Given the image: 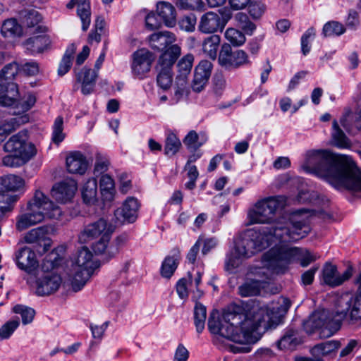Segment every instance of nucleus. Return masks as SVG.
<instances>
[{"label":"nucleus","instance_id":"obj_1","mask_svg":"<svg viewBox=\"0 0 361 361\" xmlns=\"http://www.w3.org/2000/svg\"><path fill=\"white\" fill-rule=\"evenodd\" d=\"M310 231L309 214L306 211L293 212L284 225L247 230L235 240V247L227 255L225 269L233 271L243 259L249 258L271 245L273 235L279 242H289L305 237Z\"/></svg>","mask_w":361,"mask_h":361},{"label":"nucleus","instance_id":"obj_2","mask_svg":"<svg viewBox=\"0 0 361 361\" xmlns=\"http://www.w3.org/2000/svg\"><path fill=\"white\" fill-rule=\"evenodd\" d=\"M302 169L325 180L336 189H347L361 198V171L350 156L329 150L306 153Z\"/></svg>","mask_w":361,"mask_h":361},{"label":"nucleus","instance_id":"obj_3","mask_svg":"<svg viewBox=\"0 0 361 361\" xmlns=\"http://www.w3.org/2000/svg\"><path fill=\"white\" fill-rule=\"evenodd\" d=\"M208 328L211 333L224 338L225 348L233 353H249L251 350L249 344L256 341L247 309L239 305L229 309L224 314L223 321L216 319L211 314Z\"/></svg>","mask_w":361,"mask_h":361},{"label":"nucleus","instance_id":"obj_4","mask_svg":"<svg viewBox=\"0 0 361 361\" xmlns=\"http://www.w3.org/2000/svg\"><path fill=\"white\" fill-rule=\"evenodd\" d=\"M27 212L17 219L16 229L19 231L39 224L46 219H59L62 215L60 207L56 205L41 190H36L27 202Z\"/></svg>","mask_w":361,"mask_h":361},{"label":"nucleus","instance_id":"obj_5","mask_svg":"<svg viewBox=\"0 0 361 361\" xmlns=\"http://www.w3.org/2000/svg\"><path fill=\"white\" fill-rule=\"evenodd\" d=\"M290 305V300L283 297L268 305L257 301L247 304L246 308L252 321L254 333L260 329L266 331L273 326L278 325L289 310Z\"/></svg>","mask_w":361,"mask_h":361},{"label":"nucleus","instance_id":"obj_6","mask_svg":"<svg viewBox=\"0 0 361 361\" xmlns=\"http://www.w3.org/2000/svg\"><path fill=\"white\" fill-rule=\"evenodd\" d=\"M298 240L299 239H298ZM294 241L295 240L279 242V240L273 235L271 245L272 243H275V245L266 252L264 259L269 261L271 266L281 267H285L287 264L294 261H299L300 265L305 267L311 262L316 260V257L309 250H302L296 247H289L286 244ZM295 241H297V240Z\"/></svg>","mask_w":361,"mask_h":361},{"label":"nucleus","instance_id":"obj_7","mask_svg":"<svg viewBox=\"0 0 361 361\" xmlns=\"http://www.w3.org/2000/svg\"><path fill=\"white\" fill-rule=\"evenodd\" d=\"M344 312H331L327 310H319L314 312L304 322L303 326L308 334L313 333L316 329H322L321 337H330L341 327V322L345 317Z\"/></svg>","mask_w":361,"mask_h":361},{"label":"nucleus","instance_id":"obj_8","mask_svg":"<svg viewBox=\"0 0 361 361\" xmlns=\"http://www.w3.org/2000/svg\"><path fill=\"white\" fill-rule=\"evenodd\" d=\"M286 204V197L283 195L269 197L259 200L247 213L250 223L252 224L271 223L276 213L283 209Z\"/></svg>","mask_w":361,"mask_h":361},{"label":"nucleus","instance_id":"obj_9","mask_svg":"<svg viewBox=\"0 0 361 361\" xmlns=\"http://www.w3.org/2000/svg\"><path fill=\"white\" fill-rule=\"evenodd\" d=\"M93 255L87 247L78 250L73 266L71 287L75 292L79 291L86 284L97 267Z\"/></svg>","mask_w":361,"mask_h":361},{"label":"nucleus","instance_id":"obj_10","mask_svg":"<svg viewBox=\"0 0 361 361\" xmlns=\"http://www.w3.org/2000/svg\"><path fill=\"white\" fill-rule=\"evenodd\" d=\"M112 233L111 225L105 219H99L85 226L78 238L82 243L99 238L93 244L92 249L95 253L102 254L106 250Z\"/></svg>","mask_w":361,"mask_h":361},{"label":"nucleus","instance_id":"obj_11","mask_svg":"<svg viewBox=\"0 0 361 361\" xmlns=\"http://www.w3.org/2000/svg\"><path fill=\"white\" fill-rule=\"evenodd\" d=\"M180 55V47L171 45L159 56L156 67L158 73L157 82L164 90L169 89L172 84V68Z\"/></svg>","mask_w":361,"mask_h":361},{"label":"nucleus","instance_id":"obj_12","mask_svg":"<svg viewBox=\"0 0 361 361\" xmlns=\"http://www.w3.org/2000/svg\"><path fill=\"white\" fill-rule=\"evenodd\" d=\"M26 130L19 131L12 135L4 145V150L10 154L21 155L32 159L37 153L35 146L27 142Z\"/></svg>","mask_w":361,"mask_h":361},{"label":"nucleus","instance_id":"obj_13","mask_svg":"<svg viewBox=\"0 0 361 361\" xmlns=\"http://www.w3.org/2000/svg\"><path fill=\"white\" fill-rule=\"evenodd\" d=\"M218 61L219 64L227 70L235 69L250 63L246 52L240 49L232 51L228 44L222 45Z\"/></svg>","mask_w":361,"mask_h":361},{"label":"nucleus","instance_id":"obj_14","mask_svg":"<svg viewBox=\"0 0 361 361\" xmlns=\"http://www.w3.org/2000/svg\"><path fill=\"white\" fill-rule=\"evenodd\" d=\"M194 56L191 54H186L178 62V75L175 83V96L180 99L188 92V76L190 73Z\"/></svg>","mask_w":361,"mask_h":361},{"label":"nucleus","instance_id":"obj_15","mask_svg":"<svg viewBox=\"0 0 361 361\" xmlns=\"http://www.w3.org/2000/svg\"><path fill=\"white\" fill-rule=\"evenodd\" d=\"M231 15L228 13L221 18L218 13L209 11L203 14L198 24V30L204 34H214L222 31Z\"/></svg>","mask_w":361,"mask_h":361},{"label":"nucleus","instance_id":"obj_16","mask_svg":"<svg viewBox=\"0 0 361 361\" xmlns=\"http://www.w3.org/2000/svg\"><path fill=\"white\" fill-rule=\"evenodd\" d=\"M154 60V54L147 49L142 48L135 51L131 65L133 74L142 78L150 71Z\"/></svg>","mask_w":361,"mask_h":361},{"label":"nucleus","instance_id":"obj_17","mask_svg":"<svg viewBox=\"0 0 361 361\" xmlns=\"http://www.w3.org/2000/svg\"><path fill=\"white\" fill-rule=\"evenodd\" d=\"M62 279L56 273L42 274L36 281V293L40 296L51 295L58 290Z\"/></svg>","mask_w":361,"mask_h":361},{"label":"nucleus","instance_id":"obj_18","mask_svg":"<svg viewBox=\"0 0 361 361\" xmlns=\"http://www.w3.org/2000/svg\"><path fill=\"white\" fill-rule=\"evenodd\" d=\"M352 276L353 268L351 267H348L342 274L338 272L336 266L331 263H326L322 270L323 281L331 287L341 285Z\"/></svg>","mask_w":361,"mask_h":361},{"label":"nucleus","instance_id":"obj_19","mask_svg":"<svg viewBox=\"0 0 361 361\" xmlns=\"http://www.w3.org/2000/svg\"><path fill=\"white\" fill-rule=\"evenodd\" d=\"M77 188L78 185L74 180L66 179L53 186L51 195L57 202L67 203L73 198Z\"/></svg>","mask_w":361,"mask_h":361},{"label":"nucleus","instance_id":"obj_20","mask_svg":"<svg viewBox=\"0 0 361 361\" xmlns=\"http://www.w3.org/2000/svg\"><path fill=\"white\" fill-rule=\"evenodd\" d=\"M212 63L207 60L201 61L195 67L192 88L196 92H201L211 75Z\"/></svg>","mask_w":361,"mask_h":361},{"label":"nucleus","instance_id":"obj_21","mask_svg":"<svg viewBox=\"0 0 361 361\" xmlns=\"http://www.w3.org/2000/svg\"><path fill=\"white\" fill-rule=\"evenodd\" d=\"M138 209L139 203L137 199L128 197L123 202L122 207L115 211L114 215L120 222L133 223L137 217Z\"/></svg>","mask_w":361,"mask_h":361},{"label":"nucleus","instance_id":"obj_22","mask_svg":"<svg viewBox=\"0 0 361 361\" xmlns=\"http://www.w3.org/2000/svg\"><path fill=\"white\" fill-rule=\"evenodd\" d=\"M49 228L48 226H39L28 231L24 240L27 243H37L39 246L43 247L42 250H38L39 252H47L51 244V239L47 237Z\"/></svg>","mask_w":361,"mask_h":361},{"label":"nucleus","instance_id":"obj_23","mask_svg":"<svg viewBox=\"0 0 361 361\" xmlns=\"http://www.w3.org/2000/svg\"><path fill=\"white\" fill-rule=\"evenodd\" d=\"M15 256L17 266L27 273H31L38 265L35 252L27 246L17 250Z\"/></svg>","mask_w":361,"mask_h":361},{"label":"nucleus","instance_id":"obj_24","mask_svg":"<svg viewBox=\"0 0 361 361\" xmlns=\"http://www.w3.org/2000/svg\"><path fill=\"white\" fill-rule=\"evenodd\" d=\"M0 87V105L2 106H14L18 108L19 92L17 84L1 85Z\"/></svg>","mask_w":361,"mask_h":361},{"label":"nucleus","instance_id":"obj_25","mask_svg":"<svg viewBox=\"0 0 361 361\" xmlns=\"http://www.w3.org/2000/svg\"><path fill=\"white\" fill-rule=\"evenodd\" d=\"M87 167L88 162L80 152H72L66 158V168L71 173L84 174Z\"/></svg>","mask_w":361,"mask_h":361},{"label":"nucleus","instance_id":"obj_26","mask_svg":"<svg viewBox=\"0 0 361 361\" xmlns=\"http://www.w3.org/2000/svg\"><path fill=\"white\" fill-rule=\"evenodd\" d=\"M175 41V35L168 31L156 32L149 36L151 47L158 51L164 50Z\"/></svg>","mask_w":361,"mask_h":361},{"label":"nucleus","instance_id":"obj_27","mask_svg":"<svg viewBox=\"0 0 361 361\" xmlns=\"http://www.w3.org/2000/svg\"><path fill=\"white\" fill-rule=\"evenodd\" d=\"M74 6H77V13L82 22V28L86 31L90 26L91 19L90 5L87 0H71L67 4V7L72 8Z\"/></svg>","mask_w":361,"mask_h":361},{"label":"nucleus","instance_id":"obj_28","mask_svg":"<svg viewBox=\"0 0 361 361\" xmlns=\"http://www.w3.org/2000/svg\"><path fill=\"white\" fill-rule=\"evenodd\" d=\"M29 118L27 115L18 116L6 121L0 126V144L3 142L6 137L19 128L21 125L28 122Z\"/></svg>","mask_w":361,"mask_h":361},{"label":"nucleus","instance_id":"obj_29","mask_svg":"<svg viewBox=\"0 0 361 361\" xmlns=\"http://www.w3.org/2000/svg\"><path fill=\"white\" fill-rule=\"evenodd\" d=\"M51 40L47 35H38L30 37L24 43L26 49L32 54L43 52L49 48Z\"/></svg>","mask_w":361,"mask_h":361},{"label":"nucleus","instance_id":"obj_30","mask_svg":"<svg viewBox=\"0 0 361 361\" xmlns=\"http://www.w3.org/2000/svg\"><path fill=\"white\" fill-rule=\"evenodd\" d=\"M24 185V180L16 175L8 174L0 177V191L15 192Z\"/></svg>","mask_w":361,"mask_h":361},{"label":"nucleus","instance_id":"obj_31","mask_svg":"<svg viewBox=\"0 0 361 361\" xmlns=\"http://www.w3.org/2000/svg\"><path fill=\"white\" fill-rule=\"evenodd\" d=\"M340 347V341L335 340L328 341L314 345L310 350V353L313 357L322 358V357L335 352Z\"/></svg>","mask_w":361,"mask_h":361},{"label":"nucleus","instance_id":"obj_32","mask_svg":"<svg viewBox=\"0 0 361 361\" xmlns=\"http://www.w3.org/2000/svg\"><path fill=\"white\" fill-rule=\"evenodd\" d=\"M158 16L161 18L166 25L172 27L176 21V11L169 3L160 2L157 6Z\"/></svg>","mask_w":361,"mask_h":361},{"label":"nucleus","instance_id":"obj_33","mask_svg":"<svg viewBox=\"0 0 361 361\" xmlns=\"http://www.w3.org/2000/svg\"><path fill=\"white\" fill-rule=\"evenodd\" d=\"M221 42V37L218 35H212L206 37L202 43L203 52L211 59L214 60Z\"/></svg>","mask_w":361,"mask_h":361},{"label":"nucleus","instance_id":"obj_34","mask_svg":"<svg viewBox=\"0 0 361 361\" xmlns=\"http://www.w3.org/2000/svg\"><path fill=\"white\" fill-rule=\"evenodd\" d=\"M302 339L298 331L288 329L279 341V347L281 349H294L301 343Z\"/></svg>","mask_w":361,"mask_h":361},{"label":"nucleus","instance_id":"obj_35","mask_svg":"<svg viewBox=\"0 0 361 361\" xmlns=\"http://www.w3.org/2000/svg\"><path fill=\"white\" fill-rule=\"evenodd\" d=\"M82 197L87 204H94L97 200V182L95 179H89L82 189Z\"/></svg>","mask_w":361,"mask_h":361},{"label":"nucleus","instance_id":"obj_36","mask_svg":"<svg viewBox=\"0 0 361 361\" xmlns=\"http://www.w3.org/2000/svg\"><path fill=\"white\" fill-rule=\"evenodd\" d=\"M18 71L19 66L16 62H11L6 65L0 71V87L1 85H8V84H16L13 82V80Z\"/></svg>","mask_w":361,"mask_h":361},{"label":"nucleus","instance_id":"obj_37","mask_svg":"<svg viewBox=\"0 0 361 361\" xmlns=\"http://www.w3.org/2000/svg\"><path fill=\"white\" fill-rule=\"evenodd\" d=\"M332 142L338 148L346 149L351 147V142L340 128L336 121H333Z\"/></svg>","mask_w":361,"mask_h":361},{"label":"nucleus","instance_id":"obj_38","mask_svg":"<svg viewBox=\"0 0 361 361\" xmlns=\"http://www.w3.org/2000/svg\"><path fill=\"white\" fill-rule=\"evenodd\" d=\"M263 279H250L239 287V293L243 297L257 295L260 293Z\"/></svg>","mask_w":361,"mask_h":361},{"label":"nucleus","instance_id":"obj_39","mask_svg":"<svg viewBox=\"0 0 361 361\" xmlns=\"http://www.w3.org/2000/svg\"><path fill=\"white\" fill-rule=\"evenodd\" d=\"M22 32V27L15 19L5 20L1 29V32L5 37H19Z\"/></svg>","mask_w":361,"mask_h":361},{"label":"nucleus","instance_id":"obj_40","mask_svg":"<svg viewBox=\"0 0 361 361\" xmlns=\"http://www.w3.org/2000/svg\"><path fill=\"white\" fill-rule=\"evenodd\" d=\"M179 255L166 257L161 267V275L166 279H170L178 267Z\"/></svg>","mask_w":361,"mask_h":361},{"label":"nucleus","instance_id":"obj_41","mask_svg":"<svg viewBox=\"0 0 361 361\" xmlns=\"http://www.w3.org/2000/svg\"><path fill=\"white\" fill-rule=\"evenodd\" d=\"M75 50L76 48L74 44L68 47L58 68V74L60 76L64 75L70 70Z\"/></svg>","mask_w":361,"mask_h":361},{"label":"nucleus","instance_id":"obj_42","mask_svg":"<svg viewBox=\"0 0 361 361\" xmlns=\"http://www.w3.org/2000/svg\"><path fill=\"white\" fill-rule=\"evenodd\" d=\"M266 253H264L262 256V262L264 263V267H255L251 270L252 274H253L255 276L254 279H263L262 283L265 282L267 279L269 278L270 276V269L273 270L277 271L278 269H282L284 267H274L271 266L269 261H267L264 259V256Z\"/></svg>","mask_w":361,"mask_h":361},{"label":"nucleus","instance_id":"obj_43","mask_svg":"<svg viewBox=\"0 0 361 361\" xmlns=\"http://www.w3.org/2000/svg\"><path fill=\"white\" fill-rule=\"evenodd\" d=\"M100 188L101 192L106 200H113L114 181L109 175L104 174L102 176L100 179Z\"/></svg>","mask_w":361,"mask_h":361},{"label":"nucleus","instance_id":"obj_44","mask_svg":"<svg viewBox=\"0 0 361 361\" xmlns=\"http://www.w3.org/2000/svg\"><path fill=\"white\" fill-rule=\"evenodd\" d=\"M206 317V307L201 303L196 302L194 310V319L196 330L198 333L202 332L204 329Z\"/></svg>","mask_w":361,"mask_h":361},{"label":"nucleus","instance_id":"obj_45","mask_svg":"<svg viewBox=\"0 0 361 361\" xmlns=\"http://www.w3.org/2000/svg\"><path fill=\"white\" fill-rule=\"evenodd\" d=\"M18 199V196L16 195L0 191V217L5 213L11 211V204L16 202Z\"/></svg>","mask_w":361,"mask_h":361},{"label":"nucleus","instance_id":"obj_46","mask_svg":"<svg viewBox=\"0 0 361 361\" xmlns=\"http://www.w3.org/2000/svg\"><path fill=\"white\" fill-rule=\"evenodd\" d=\"M238 25L247 34L252 35L256 30V25L250 20L248 16L244 13H238L235 16Z\"/></svg>","mask_w":361,"mask_h":361},{"label":"nucleus","instance_id":"obj_47","mask_svg":"<svg viewBox=\"0 0 361 361\" xmlns=\"http://www.w3.org/2000/svg\"><path fill=\"white\" fill-rule=\"evenodd\" d=\"M181 146L180 140L174 133H169L166 139L164 153L167 156H173Z\"/></svg>","mask_w":361,"mask_h":361},{"label":"nucleus","instance_id":"obj_48","mask_svg":"<svg viewBox=\"0 0 361 361\" xmlns=\"http://www.w3.org/2000/svg\"><path fill=\"white\" fill-rule=\"evenodd\" d=\"M225 38L233 46L238 47L245 42V37L240 31L233 28H228L224 33Z\"/></svg>","mask_w":361,"mask_h":361},{"label":"nucleus","instance_id":"obj_49","mask_svg":"<svg viewBox=\"0 0 361 361\" xmlns=\"http://www.w3.org/2000/svg\"><path fill=\"white\" fill-rule=\"evenodd\" d=\"M13 310V312L20 314L22 322L24 325L31 323L35 314V312L33 309L22 305L14 306Z\"/></svg>","mask_w":361,"mask_h":361},{"label":"nucleus","instance_id":"obj_50","mask_svg":"<svg viewBox=\"0 0 361 361\" xmlns=\"http://www.w3.org/2000/svg\"><path fill=\"white\" fill-rule=\"evenodd\" d=\"M345 31L343 25L336 21L326 23L323 27L322 33L324 37L341 35Z\"/></svg>","mask_w":361,"mask_h":361},{"label":"nucleus","instance_id":"obj_51","mask_svg":"<svg viewBox=\"0 0 361 361\" xmlns=\"http://www.w3.org/2000/svg\"><path fill=\"white\" fill-rule=\"evenodd\" d=\"M30 159L21 155L10 154L3 157L2 163L6 166L18 167L25 164Z\"/></svg>","mask_w":361,"mask_h":361},{"label":"nucleus","instance_id":"obj_52","mask_svg":"<svg viewBox=\"0 0 361 361\" xmlns=\"http://www.w3.org/2000/svg\"><path fill=\"white\" fill-rule=\"evenodd\" d=\"M63 130V119L61 116H58L53 125L52 140L55 144H59L65 138Z\"/></svg>","mask_w":361,"mask_h":361},{"label":"nucleus","instance_id":"obj_53","mask_svg":"<svg viewBox=\"0 0 361 361\" xmlns=\"http://www.w3.org/2000/svg\"><path fill=\"white\" fill-rule=\"evenodd\" d=\"M94 173L96 176L102 175L109 169L110 161L108 157L101 153H97L95 158Z\"/></svg>","mask_w":361,"mask_h":361},{"label":"nucleus","instance_id":"obj_54","mask_svg":"<svg viewBox=\"0 0 361 361\" xmlns=\"http://www.w3.org/2000/svg\"><path fill=\"white\" fill-rule=\"evenodd\" d=\"M19 324L18 319L10 320L5 323L0 328V339L4 340L8 338L18 328Z\"/></svg>","mask_w":361,"mask_h":361},{"label":"nucleus","instance_id":"obj_55","mask_svg":"<svg viewBox=\"0 0 361 361\" xmlns=\"http://www.w3.org/2000/svg\"><path fill=\"white\" fill-rule=\"evenodd\" d=\"M97 78V71L86 67L83 68L80 72L76 74L77 81L80 83L85 82H96Z\"/></svg>","mask_w":361,"mask_h":361},{"label":"nucleus","instance_id":"obj_56","mask_svg":"<svg viewBox=\"0 0 361 361\" xmlns=\"http://www.w3.org/2000/svg\"><path fill=\"white\" fill-rule=\"evenodd\" d=\"M192 283V275L189 273L187 277L180 279L176 284V292L181 299L188 297V286Z\"/></svg>","mask_w":361,"mask_h":361},{"label":"nucleus","instance_id":"obj_57","mask_svg":"<svg viewBox=\"0 0 361 361\" xmlns=\"http://www.w3.org/2000/svg\"><path fill=\"white\" fill-rule=\"evenodd\" d=\"M315 30L313 27L309 28L301 37V49L304 55L307 54L310 51V42L314 39Z\"/></svg>","mask_w":361,"mask_h":361},{"label":"nucleus","instance_id":"obj_58","mask_svg":"<svg viewBox=\"0 0 361 361\" xmlns=\"http://www.w3.org/2000/svg\"><path fill=\"white\" fill-rule=\"evenodd\" d=\"M177 6L181 9L200 10L204 7L202 0H178Z\"/></svg>","mask_w":361,"mask_h":361},{"label":"nucleus","instance_id":"obj_59","mask_svg":"<svg viewBox=\"0 0 361 361\" xmlns=\"http://www.w3.org/2000/svg\"><path fill=\"white\" fill-rule=\"evenodd\" d=\"M59 264L58 259L56 257H54L52 255H49L47 256L42 264V271L43 274L46 273H53L52 271Z\"/></svg>","mask_w":361,"mask_h":361},{"label":"nucleus","instance_id":"obj_60","mask_svg":"<svg viewBox=\"0 0 361 361\" xmlns=\"http://www.w3.org/2000/svg\"><path fill=\"white\" fill-rule=\"evenodd\" d=\"M184 144L190 150L195 151L201 146V143L198 142V135L196 132L190 131L183 140Z\"/></svg>","mask_w":361,"mask_h":361},{"label":"nucleus","instance_id":"obj_61","mask_svg":"<svg viewBox=\"0 0 361 361\" xmlns=\"http://www.w3.org/2000/svg\"><path fill=\"white\" fill-rule=\"evenodd\" d=\"M36 102V98L35 95L32 94H27L24 96L23 99L19 97L18 108L23 112L30 109Z\"/></svg>","mask_w":361,"mask_h":361},{"label":"nucleus","instance_id":"obj_62","mask_svg":"<svg viewBox=\"0 0 361 361\" xmlns=\"http://www.w3.org/2000/svg\"><path fill=\"white\" fill-rule=\"evenodd\" d=\"M213 81V89L214 93L218 96L221 95L226 86V82L224 77L220 74L215 75Z\"/></svg>","mask_w":361,"mask_h":361},{"label":"nucleus","instance_id":"obj_63","mask_svg":"<svg viewBox=\"0 0 361 361\" xmlns=\"http://www.w3.org/2000/svg\"><path fill=\"white\" fill-rule=\"evenodd\" d=\"M249 5V13L253 18H259L264 12V4L258 2H251Z\"/></svg>","mask_w":361,"mask_h":361},{"label":"nucleus","instance_id":"obj_64","mask_svg":"<svg viewBox=\"0 0 361 361\" xmlns=\"http://www.w3.org/2000/svg\"><path fill=\"white\" fill-rule=\"evenodd\" d=\"M189 352L183 344H179L176 350L173 361H187Z\"/></svg>","mask_w":361,"mask_h":361}]
</instances>
